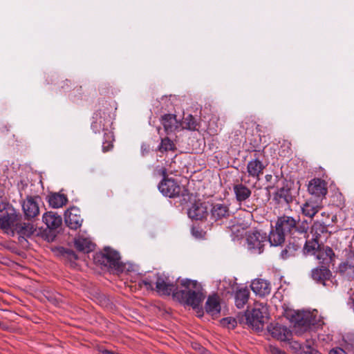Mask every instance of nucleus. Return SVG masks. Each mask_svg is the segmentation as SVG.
<instances>
[{
    "label": "nucleus",
    "instance_id": "obj_6",
    "mask_svg": "<svg viewBox=\"0 0 354 354\" xmlns=\"http://www.w3.org/2000/svg\"><path fill=\"white\" fill-rule=\"evenodd\" d=\"M308 192L315 197V199H320L322 201L328 192L326 183L320 178H313L308 183Z\"/></svg>",
    "mask_w": 354,
    "mask_h": 354
},
{
    "label": "nucleus",
    "instance_id": "obj_40",
    "mask_svg": "<svg viewBox=\"0 0 354 354\" xmlns=\"http://www.w3.org/2000/svg\"><path fill=\"white\" fill-rule=\"evenodd\" d=\"M270 352L272 354H286L284 351L277 347H270Z\"/></svg>",
    "mask_w": 354,
    "mask_h": 354
},
{
    "label": "nucleus",
    "instance_id": "obj_11",
    "mask_svg": "<svg viewBox=\"0 0 354 354\" xmlns=\"http://www.w3.org/2000/svg\"><path fill=\"white\" fill-rule=\"evenodd\" d=\"M266 165L259 158H255L248 161L247 164V174L249 177L259 180L260 176L263 174Z\"/></svg>",
    "mask_w": 354,
    "mask_h": 354
},
{
    "label": "nucleus",
    "instance_id": "obj_29",
    "mask_svg": "<svg viewBox=\"0 0 354 354\" xmlns=\"http://www.w3.org/2000/svg\"><path fill=\"white\" fill-rule=\"evenodd\" d=\"M285 240V234H283V232H280L275 227L274 230H272L268 238V241L270 243L271 245L277 246L283 243Z\"/></svg>",
    "mask_w": 354,
    "mask_h": 354
},
{
    "label": "nucleus",
    "instance_id": "obj_24",
    "mask_svg": "<svg viewBox=\"0 0 354 354\" xmlns=\"http://www.w3.org/2000/svg\"><path fill=\"white\" fill-rule=\"evenodd\" d=\"M35 231V227L30 223H19L17 221L15 227V232H17L22 238L30 236Z\"/></svg>",
    "mask_w": 354,
    "mask_h": 354
},
{
    "label": "nucleus",
    "instance_id": "obj_36",
    "mask_svg": "<svg viewBox=\"0 0 354 354\" xmlns=\"http://www.w3.org/2000/svg\"><path fill=\"white\" fill-rule=\"evenodd\" d=\"M223 286H224L225 288H226L227 292L230 293L231 292V291H234L236 283L234 282L232 283L231 281H224L223 283Z\"/></svg>",
    "mask_w": 354,
    "mask_h": 354
},
{
    "label": "nucleus",
    "instance_id": "obj_42",
    "mask_svg": "<svg viewBox=\"0 0 354 354\" xmlns=\"http://www.w3.org/2000/svg\"><path fill=\"white\" fill-rule=\"evenodd\" d=\"M142 283L145 284V286H146L147 288H148V289H149V288L152 289L153 288V284H152V282L150 280L146 279L142 281Z\"/></svg>",
    "mask_w": 354,
    "mask_h": 354
},
{
    "label": "nucleus",
    "instance_id": "obj_38",
    "mask_svg": "<svg viewBox=\"0 0 354 354\" xmlns=\"http://www.w3.org/2000/svg\"><path fill=\"white\" fill-rule=\"evenodd\" d=\"M299 247L298 245L292 243H290L287 247L286 249H288V252H290L289 256H294L295 252L298 250Z\"/></svg>",
    "mask_w": 354,
    "mask_h": 354
},
{
    "label": "nucleus",
    "instance_id": "obj_12",
    "mask_svg": "<svg viewBox=\"0 0 354 354\" xmlns=\"http://www.w3.org/2000/svg\"><path fill=\"white\" fill-rule=\"evenodd\" d=\"M319 228L321 232L324 231V227L319 223H315L312 226L311 233H314L313 237L311 240H308L306 242L304 246V251L306 253H311L315 254L317 251L320 248V244L318 241V233L317 232V229Z\"/></svg>",
    "mask_w": 354,
    "mask_h": 354
},
{
    "label": "nucleus",
    "instance_id": "obj_37",
    "mask_svg": "<svg viewBox=\"0 0 354 354\" xmlns=\"http://www.w3.org/2000/svg\"><path fill=\"white\" fill-rule=\"evenodd\" d=\"M315 254L316 255L317 259L321 261L323 263H328L327 259L325 257L324 251L321 250L320 248L317 251V252Z\"/></svg>",
    "mask_w": 354,
    "mask_h": 354
},
{
    "label": "nucleus",
    "instance_id": "obj_2",
    "mask_svg": "<svg viewBox=\"0 0 354 354\" xmlns=\"http://www.w3.org/2000/svg\"><path fill=\"white\" fill-rule=\"evenodd\" d=\"M268 308L266 304L256 302L251 311L245 313L246 322L248 326L255 330L262 329L264 319L268 317Z\"/></svg>",
    "mask_w": 354,
    "mask_h": 354
},
{
    "label": "nucleus",
    "instance_id": "obj_34",
    "mask_svg": "<svg viewBox=\"0 0 354 354\" xmlns=\"http://www.w3.org/2000/svg\"><path fill=\"white\" fill-rule=\"evenodd\" d=\"M192 235L197 238V239H201L205 235V232L201 229V227H200L199 226L196 225V226H194L192 228Z\"/></svg>",
    "mask_w": 354,
    "mask_h": 354
},
{
    "label": "nucleus",
    "instance_id": "obj_13",
    "mask_svg": "<svg viewBox=\"0 0 354 354\" xmlns=\"http://www.w3.org/2000/svg\"><path fill=\"white\" fill-rule=\"evenodd\" d=\"M165 170L162 171L164 179L159 184L158 189L160 192L165 196L173 198L176 195V183L174 179L165 176Z\"/></svg>",
    "mask_w": 354,
    "mask_h": 354
},
{
    "label": "nucleus",
    "instance_id": "obj_31",
    "mask_svg": "<svg viewBox=\"0 0 354 354\" xmlns=\"http://www.w3.org/2000/svg\"><path fill=\"white\" fill-rule=\"evenodd\" d=\"M175 145L174 143L168 138H165L162 139L160 145L159 146V150L161 152L169 151H174Z\"/></svg>",
    "mask_w": 354,
    "mask_h": 354
},
{
    "label": "nucleus",
    "instance_id": "obj_8",
    "mask_svg": "<svg viewBox=\"0 0 354 354\" xmlns=\"http://www.w3.org/2000/svg\"><path fill=\"white\" fill-rule=\"evenodd\" d=\"M66 224L71 228L76 230L81 227L83 219L80 215V210L75 207L67 209L64 214Z\"/></svg>",
    "mask_w": 354,
    "mask_h": 354
},
{
    "label": "nucleus",
    "instance_id": "obj_43",
    "mask_svg": "<svg viewBox=\"0 0 354 354\" xmlns=\"http://www.w3.org/2000/svg\"><path fill=\"white\" fill-rule=\"evenodd\" d=\"M308 228V223H305L302 224V226L301 227L300 232H306Z\"/></svg>",
    "mask_w": 354,
    "mask_h": 354
},
{
    "label": "nucleus",
    "instance_id": "obj_33",
    "mask_svg": "<svg viewBox=\"0 0 354 354\" xmlns=\"http://www.w3.org/2000/svg\"><path fill=\"white\" fill-rule=\"evenodd\" d=\"M221 324L223 327H226L229 329L234 328L236 326V321L235 319L228 317L223 318L221 320Z\"/></svg>",
    "mask_w": 354,
    "mask_h": 354
},
{
    "label": "nucleus",
    "instance_id": "obj_32",
    "mask_svg": "<svg viewBox=\"0 0 354 354\" xmlns=\"http://www.w3.org/2000/svg\"><path fill=\"white\" fill-rule=\"evenodd\" d=\"M106 140L103 142L102 149L104 151H107L113 147V141L114 140L113 135L111 132L105 133Z\"/></svg>",
    "mask_w": 354,
    "mask_h": 354
},
{
    "label": "nucleus",
    "instance_id": "obj_21",
    "mask_svg": "<svg viewBox=\"0 0 354 354\" xmlns=\"http://www.w3.org/2000/svg\"><path fill=\"white\" fill-rule=\"evenodd\" d=\"M75 246L79 251L88 253L94 249L95 245L89 238L79 236L75 240Z\"/></svg>",
    "mask_w": 354,
    "mask_h": 354
},
{
    "label": "nucleus",
    "instance_id": "obj_25",
    "mask_svg": "<svg viewBox=\"0 0 354 354\" xmlns=\"http://www.w3.org/2000/svg\"><path fill=\"white\" fill-rule=\"evenodd\" d=\"M162 124L167 134L175 131L177 129V120L175 115H165L162 118Z\"/></svg>",
    "mask_w": 354,
    "mask_h": 354
},
{
    "label": "nucleus",
    "instance_id": "obj_9",
    "mask_svg": "<svg viewBox=\"0 0 354 354\" xmlns=\"http://www.w3.org/2000/svg\"><path fill=\"white\" fill-rule=\"evenodd\" d=\"M322 208V203L320 199L310 198L301 205V211L303 215L313 218L315 215Z\"/></svg>",
    "mask_w": 354,
    "mask_h": 354
},
{
    "label": "nucleus",
    "instance_id": "obj_23",
    "mask_svg": "<svg viewBox=\"0 0 354 354\" xmlns=\"http://www.w3.org/2000/svg\"><path fill=\"white\" fill-rule=\"evenodd\" d=\"M250 292L247 288H236L234 299L238 308H242L249 299Z\"/></svg>",
    "mask_w": 354,
    "mask_h": 354
},
{
    "label": "nucleus",
    "instance_id": "obj_15",
    "mask_svg": "<svg viewBox=\"0 0 354 354\" xmlns=\"http://www.w3.org/2000/svg\"><path fill=\"white\" fill-rule=\"evenodd\" d=\"M209 216L212 221H217L226 218L230 215L229 207L222 203H215L211 205Z\"/></svg>",
    "mask_w": 354,
    "mask_h": 354
},
{
    "label": "nucleus",
    "instance_id": "obj_28",
    "mask_svg": "<svg viewBox=\"0 0 354 354\" xmlns=\"http://www.w3.org/2000/svg\"><path fill=\"white\" fill-rule=\"evenodd\" d=\"M67 201L64 194L54 193L49 196L48 203L52 207L59 208L64 205Z\"/></svg>",
    "mask_w": 354,
    "mask_h": 354
},
{
    "label": "nucleus",
    "instance_id": "obj_44",
    "mask_svg": "<svg viewBox=\"0 0 354 354\" xmlns=\"http://www.w3.org/2000/svg\"><path fill=\"white\" fill-rule=\"evenodd\" d=\"M0 327H1V323L0 322Z\"/></svg>",
    "mask_w": 354,
    "mask_h": 354
},
{
    "label": "nucleus",
    "instance_id": "obj_22",
    "mask_svg": "<svg viewBox=\"0 0 354 354\" xmlns=\"http://www.w3.org/2000/svg\"><path fill=\"white\" fill-rule=\"evenodd\" d=\"M331 275L330 271L326 266L315 268L312 270V277L314 280L326 286V281Z\"/></svg>",
    "mask_w": 354,
    "mask_h": 354
},
{
    "label": "nucleus",
    "instance_id": "obj_4",
    "mask_svg": "<svg viewBox=\"0 0 354 354\" xmlns=\"http://www.w3.org/2000/svg\"><path fill=\"white\" fill-rule=\"evenodd\" d=\"M248 248L254 253L261 254L265 244L268 242L266 233L253 230L247 233Z\"/></svg>",
    "mask_w": 354,
    "mask_h": 354
},
{
    "label": "nucleus",
    "instance_id": "obj_10",
    "mask_svg": "<svg viewBox=\"0 0 354 354\" xmlns=\"http://www.w3.org/2000/svg\"><path fill=\"white\" fill-rule=\"evenodd\" d=\"M209 205L206 203H195L188 210V216L194 220H203L209 216Z\"/></svg>",
    "mask_w": 354,
    "mask_h": 354
},
{
    "label": "nucleus",
    "instance_id": "obj_16",
    "mask_svg": "<svg viewBox=\"0 0 354 354\" xmlns=\"http://www.w3.org/2000/svg\"><path fill=\"white\" fill-rule=\"evenodd\" d=\"M268 330L274 338L281 342L289 340L291 336L290 330L286 326L280 324H271L268 326Z\"/></svg>",
    "mask_w": 354,
    "mask_h": 354
},
{
    "label": "nucleus",
    "instance_id": "obj_14",
    "mask_svg": "<svg viewBox=\"0 0 354 354\" xmlns=\"http://www.w3.org/2000/svg\"><path fill=\"white\" fill-rule=\"evenodd\" d=\"M250 287L254 293L259 297H266L271 292V284L263 279H254Z\"/></svg>",
    "mask_w": 354,
    "mask_h": 354
},
{
    "label": "nucleus",
    "instance_id": "obj_18",
    "mask_svg": "<svg viewBox=\"0 0 354 354\" xmlns=\"http://www.w3.org/2000/svg\"><path fill=\"white\" fill-rule=\"evenodd\" d=\"M295 227L296 221L292 217L283 216L278 218L275 227L286 234Z\"/></svg>",
    "mask_w": 354,
    "mask_h": 354
},
{
    "label": "nucleus",
    "instance_id": "obj_3",
    "mask_svg": "<svg viewBox=\"0 0 354 354\" xmlns=\"http://www.w3.org/2000/svg\"><path fill=\"white\" fill-rule=\"evenodd\" d=\"M96 263L117 271L122 270L120 257L118 252L109 248H104L102 252L97 253L94 256Z\"/></svg>",
    "mask_w": 354,
    "mask_h": 354
},
{
    "label": "nucleus",
    "instance_id": "obj_30",
    "mask_svg": "<svg viewBox=\"0 0 354 354\" xmlns=\"http://www.w3.org/2000/svg\"><path fill=\"white\" fill-rule=\"evenodd\" d=\"M180 126L183 129L195 130L196 129L197 123L192 115H188L187 117H185L180 122Z\"/></svg>",
    "mask_w": 354,
    "mask_h": 354
},
{
    "label": "nucleus",
    "instance_id": "obj_19",
    "mask_svg": "<svg viewBox=\"0 0 354 354\" xmlns=\"http://www.w3.org/2000/svg\"><path fill=\"white\" fill-rule=\"evenodd\" d=\"M205 311L211 316H215L221 312V305L218 297L216 295H211L207 298L205 303Z\"/></svg>",
    "mask_w": 354,
    "mask_h": 354
},
{
    "label": "nucleus",
    "instance_id": "obj_39",
    "mask_svg": "<svg viewBox=\"0 0 354 354\" xmlns=\"http://www.w3.org/2000/svg\"><path fill=\"white\" fill-rule=\"evenodd\" d=\"M329 354H346V353L342 348L336 347L331 349L329 352Z\"/></svg>",
    "mask_w": 354,
    "mask_h": 354
},
{
    "label": "nucleus",
    "instance_id": "obj_35",
    "mask_svg": "<svg viewBox=\"0 0 354 354\" xmlns=\"http://www.w3.org/2000/svg\"><path fill=\"white\" fill-rule=\"evenodd\" d=\"M320 250L324 251V253L325 254L326 258L328 260V262L330 261L333 259V257L334 256V252L333 250L328 246L323 247L322 248H320Z\"/></svg>",
    "mask_w": 354,
    "mask_h": 354
},
{
    "label": "nucleus",
    "instance_id": "obj_1",
    "mask_svg": "<svg viewBox=\"0 0 354 354\" xmlns=\"http://www.w3.org/2000/svg\"><path fill=\"white\" fill-rule=\"evenodd\" d=\"M179 296L182 302L191 306L198 317H203L204 310L202 304L205 298V294L200 283L187 279L182 280L180 290H178Z\"/></svg>",
    "mask_w": 354,
    "mask_h": 354
},
{
    "label": "nucleus",
    "instance_id": "obj_20",
    "mask_svg": "<svg viewBox=\"0 0 354 354\" xmlns=\"http://www.w3.org/2000/svg\"><path fill=\"white\" fill-rule=\"evenodd\" d=\"M42 220L47 227L50 230L57 229L62 224V218L52 212L45 213L42 216Z\"/></svg>",
    "mask_w": 354,
    "mask_h": 354
},
{
    "label": "nucleus",
    "instance_id": "obj_26",
    "mask_svg": "<svg viewBox=\"0 0 354 354\" xmlns=\"http://www.w3.org/2000/svg\"><path fill=\"white\" fill-rule=\"evenodd\" d=\"M234 192L239 202L246 201L251 195L250 189L241 183L234 186Z\"/></svg>",
    "mask_w": 354,
    "mask_h": 354
},
{
    "label": "nucleus",
    "instance_id": "obj_7",
    "mask_svg": "<svg viewBox=\"0 0 354 354\" xmlns=\"http://www.w3.org/2000/svg\"><path fill=\"white\" fill-rule=\"evenodd\" d=\"M156 290L161 295H170L175 297V287L169 281V277L158 274L156 275Z\"/></svg>",
    "mask_w": 354,
    "mask_h": 354
},
{
    "label": "nucleus",
    "instance_id": "obj_5",
    "mask_svg": "<svg viewBox=\"0 0 354 354\" xmlns=\"http://www.w3.org/2000/svg\"><path fill=\"white\" fill-rule=\"evenodd\" d=\"M19 217V214L14 208L8 207L6 213L0 214V229L8 234L13 235Z\"/></svg>",
    "mask_w": 354,
    "mask_h": 354
},
{
    "label": "nucleus",
    "instance_id": "obj_17",
    "mask_svg": "<svg viewBox=\"0 0 354 354\" xmlns=\"http://www.w3.org/2000/svg\"><path fill=\"white\" fill-rule=\"evenodd\" d=\"M22 209L27 218H32L37 216L39 213V208L36 198L31 196L23 202Z\"/></svg>",
    "mask_w": 354,
    "mask_h": 354
},
{
    "label": "nucleus",
    "instance_id": "obj_27",
    "mask_svg": "<svg viewBox=\"0 0 354 354\" xmlns=\"http://www.w3.org/2000/svg\"><path fill=\"white\" fill-rule=\"evenodd\" d=\"M290 348L296 354H320L310 346L302 345L296 341L290 342Z\"/></svg>",
    "mask_w": 354,
    "mask_h": 354
},
{
    "label": "nucleus",
    "instance_id": "obj_41",
    "mask_svg": "<svg viewBox=\"0 0 354 354\" xmlns=\"http://www.w3.org/2000/svg\"><path fill=\"white\" fill-rule=\"evenodd\" d=\"M290 252H288V249L285 248L281 252V256L283 259H286L291 256H289Z\"/></svg>",
    "mask_w": 354,
    "mask_h": 354
}]
</instances>
